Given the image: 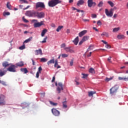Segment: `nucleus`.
Wrapping results in <instances>:
<instances>
[{
    "mask_svg": "<svg viewBox=\"0 0 128 128\" xmlns=\"http://www.w3.org/2000/svg\"><path fill=\"white\" fill-rule=\"evenodd\" d=\"M62 0H51L48 2V6L50 8H54V6H56L62 4Z\"/></svg>",
    "mask_w": 128,
    "mask_h": 128,
    "instance_id": "1",
    "label": "nucleus"
},
{
    "mask_svg": "<svg viewBox=\"0 0 128 128\" xmlns=\"http://www.w3.org/2000/svg\"><path fill=\"white\" fill-rule=\"evenodd\" d=\"M26 16L32 18V16H36V12L34 10H28L25 14Z\"/></svg>",
    "mask_w": 128,
    "mask_h": 128,
    "instance_id": "2",
    "label": "nucleus"
},
{
    "mask_svg": "<svg viewBox=\"0 0 128 128\" xmlns=\"http://www.w3.org/2000/svg\"><path fill=\"white\" fill-rule=\"evenodd\" d=\"M16 66L12 64L8 68L7 70L10 72H16Z\"/></svg>",
    "mask_w": 128,
    "mask_h": 128,
    "instance_id": "3",
    "label": "nucleus"
},
{
    "mask_svg": "<svg viewBox=\"0 0 128 128\" xmlns=\"http://www.w3.org/2000/svg\"><path fill=\"white\" fill-rule=\"evenodd\" d=\"M118 90V86L115 85L110 89V93L112 94H114Z\"/></svg>",
    "mask_w": 128,
    "mask_h": 128,
    "instance_id": "4",
    "label": "nucleus"
},
{
    "mask_svg": "<svg viewBox=\"0 0 128 128\" xmlns=\"http://www.w3.org/2000/svg\"><path fill=\"white\" fill-rule=\"evenodd\" d=\"M35 16H37L38 18H44V12H35Z\"/></svg>",
    "mask_w": 128,
    "mask_h": 128,
    "instance_id": "5",
    "label": "nucleus"
},
{
    "mask_svg": "<svg viewBox=\"0 0 128 128\" xmlns=\"http://www.w3.org/2000/svg\"><path fill=\"white\" fill-rule=\"evenodd\" d=\"M6 98V96L4 94L0 95V106H4L6 102L4 99Z\"/></svg>",
    "mask_w": 128,
    "mask_h": 128,
    "instance_id": "6",
    "label": "nucleus"
},
{
    "mask_svg": "<svg viewBox=\"0 0 128 128\" xmlns=\"http://www.w3.org/2000/svg\"><path fill=\"white\" fill-rule=\"evenodd\" d=\"M38 8H44L46 6H44V3L42 2H38L36 4V8L38 9Z\"/></svg>",
    "mask_w": 128,
    "mask_h": 128,
    "instance_id": "7",
    "label": "nucleus"
},
{
    "mask_svg": "<svg viewBox=\"0 0 128 128\" xmlns=\"http://www.w3.org/2000/svg\"><path fill=\"white\" fill-rule=\"evenodd\" d=\"M57 92H58V94H60L61 90H64V87L62 86V83L58 82V86L56 88Z\"/></svg>",
    "mask_w": 128,
    "mask_h": 128,
    "instance_id": "8",
    "label": "nucleus"
},
{
    "mask_svg": "<svg viewBox=\"0 0 128 128\" xmlns=\"http://www.w3.org/2000/svg\"><path fill=\"white\" fill-rule=\"evenodd\" d=\"M105 14L107 16H109L110 18H112L114 15V12H112V11L110 10V11H108V9H105Z\"/></svg>",
    "mask_w": 128,
    "mask_h": 128,
    "instance_id": "9",
    "label": "nucleus"
},
{
    "mask_svg": "<svg viewBox=\"0 0 128 128\" xmlns=\"http://www.w3.org/2000/svg\"><path fill=\"white\" fill-rule=\"evenodd\" d=\"M88 8H92V6H96V2H94L93 0H88Z\"/></svg>",
    "mask_w": 128,
    "mask_h": 128,
    "instance_id": "10",
    "label": "nucleus"
},
{
    "mask_svg": "<svg viewBox=\"0 0 128 128\" xmlns=\"http://www.w3.org/2000/svg\"><path fill=\"white\" fill-rule=\"evenodd\" d=\"M52 114L55 116H60V111L56 109V108H52Z\"/></svg>",
    "mask_w": 128,
    "mask_h": 128,
    "instance_id": "11",
    "label": "nucleus"
},
{
    "mask_svg": "<svg viewBox=\"0 0 128 128\" xmlns=\"http://www.w3.org/2000/svg\"><path fill=\"white\" fill-rule=\"evenodd\" d=\"M64 50L66 52H70V54H74V50L72 49L71 46L64 48Z\"/></svg>",
    "mask_w": 128,
    "mask_h": 128,
    "instance_id": "12",
    "label": "nucleus"
},
{
    "mask_svg": "<svg viewBox=\"0 0 128 128\" xmlns=\"http://www.w3.org/2000/svg\"><path fill=\"white\" fill-rule=\"evenodd\" d=\"M44 21H41L40 22H36L34 24V28H40V26H44Z\"/></svg>",
    "mask_w": 128,
    "mask_h": 128,
    "instance_id": "13",
    "label": "nucleus"
},
{
    "mask_svg": "<svg viewBox=\"0 0 128 128\" xmlns=\"http://www.w3.org/2000/svg\"><path fill=\"white\" fill-rule=\"evenodd\" d=\"M35 54L36 56H38V54L42 56V49H38V50H35Z\"/></svg>",
    "mask_w": 128,
    "mask_h": 128,
    "instance_id": "14",
    "label": "nucleus"
},
{
    "mask_svg": "<svg viewBox=\"0 0 128 128\" xmlns=\"http://www.w3.org/2000/svg\"><path fill=\"white\" fill-rule=\"evenodd\" d=\"M86 32H88V30H82V32H80L78 34V36L80 38H82V36H84V34H86Z\"/></svg>",
    "mask_w": 128,
    "mask_h": 128,
    "instance_id": "15",
    "label": "nucleus"
},
{
    "mask_svg": "<svg viewBox=\"0 0 128 128\" xmlns=\"http://www.w3.org/2000/svg\"><path fill=\"white\" fill-rule=\"evenodd\" d=\"M117 38H118V40H124V38H126V36L124 34H118L117 36Z\"/></svg>",
    "mask_w": 128,
    "mask_h": 128,
    "instance_id": "16",
    "label": "nucleus"
},
{
    "mask_svg": "<svg viewBox=\"0 0 128 128\" xmlns=\"http://www.w3.org/2000/svg\"><path fill=\"white\" fill-rule=\"evenodd\" d=\"M10 64H8V62H4L2 64V66L4 68H6L8 66H10Z\"/></svg>",
    "mask_w": 128,
    "mask_h": 128,
    "instance_id": "17",
    "label": "nucleus"
},
{
    "mask_svg": "<svg viewBox=\"0 0 128 128\" xmlns=\"http://www.w3.org/2000/svg\"><path fill=\"white\" fill-rule=\"evenodd\" d=\"M84 4V0H80L78 1V3H77V6H82V5Z\"/></svg>",
    "mask_w": 128,
    "mask_h": 128,
    "instance_id": "18",
    "label": "nucleus"
},
{
    "mask_svg": "<svg viewBox=\"0 0 128 128\" xmlns=\"http://www.w3.org/2000/svg\"><path fill=\"white\" fill-rule=\"evenodd\" d=\"M32 36L30 37L28 39L25 40L24 42V44H28V42H32Z\"/></svg>",
    "mask_w": 128,
    "mask_h": 128,
    "instance_id": "19",
    "label": "nucleus"
},
{
    "mask_svg": "<svg viewBox=\"0 0 128 128\" xmlns=\"http://www.w3.org/2000/svg\"><path fill=\"white\" fill-rule=\"evenodd\" d=\"M46 32H48V30L46 29L43 30L41 33V36H44V35L46 34Z\"/></svg>",
    "mask_w": 128,
    "mask_h": 128,
    "instance_id": "20",
    "label": "nucleus"
},
{
    "mask_svg": "<svg viewBox=\"0 0 128 128\" xmlns=\"http://www.w3.org/2000/svg\"><path fill=\"white\" fill-rule=\"evenodd\" d=\"M74 44L76 46L78 44V36H76V38L73 41Z\"/></svg>",
    "mask_w": 128,
    "mask_h": 128,
    "instance_id": "21",
    "label": "nucleus"
},
{
    "mask_svg": "<svg viewBox=\"0 0 128 128\" xmlns=\"http://www.w3.org/2000/svg\"><path fill=\"white\" fill-rule=\"evenodd\" d=\"M20 70L22 72H24V74H28V71L26 68H22Z\"/></svg>",
    "mask_w": 128,
    "mask_h": 128,
    "instance_id": "22",
    "label": "nucleus"
},
{
    "mask_svg": "<svg viewBox=\"0 0 128 128\" xmlns=\"http://www.w3.org/2000/svg\"><path fill=\"white\" fill-rule=\"evenodd\" d=\"M94 94H96V92H92V91H90L88 92V96H92Z\"/></svg>",
    "mask_w": 128,
    "mask_h": 128,
    "instance_id": "23",
    "label": "nucleus"
},
{
    "mask_svg": "<svg viewBox=\"0 0 128 128\" xmlns=\"http://www.w3.org/2000/svg\"><path fill=\"white\" fill-rule=\"evenodd\" d=\"M120 30V27L115 28H113L112 32H118V30Z\"/></svg>",
    "mask_w": 128,
    "mask_h": 128,
    "instance_id": "24",
    "label": "nucleus"
},
{
    "mask_svg": "<svg viewBox=\"0 0 128 128\" xmlns=\"http://www.w3.org/2000/svg\"><path fill=\"white\" fill-rule=\"evenodd\" d=\"M47 64L48 65L50 64H54V58H53V59L48 61Z\"/></svg>",
    "mask_w": 128,
    "mask_h": 128,
    "instance_id": "25",
    "label": "nucleus"
},
{
    "mask_svg": "<svg viewBox=\"0 0 128 128\" xmlns=\"http://www.w3.org/2000/svg\"><path fill=\"white\" fill-rule=\"evenodd\" d=\"M88 38H90V36H84L82 40H83L84 42H86V40H88Z\"/></svg>",
    "mask_w": 128,
    "mask_h": 128,
    "instance_id": "26",
    "label": "nucleus"
},
{
    "mask_svg": "<svg viewBox=\"0 0 128 128\" xmlns=\"http://www.w3.org/2000/svg\"><path fill=\"white\" fill-rule=\"evenodd\" d=\"M40 62H48V59L42 58H40Z\"/></svg>",
    "mask_w": 128,
    "mask_h": 128,
    "instance_id": "27",
    "label": "nucleus"
},
{
    "mask_svg": "<svg viewBox=\"0 0 128 128\" xmlns=\"http://www.w3.org/2000/svg\"><path fill=\"white\" fill-rule=\"evenodd\" d=\"M89 72L90 74H95L96 72L94 71V68H91L89 69Z\"/></svg>",
    "mask_w": 128,
    "mask_h": 128,
    "instance_id": "28",
    "label": "nucleus"
},
{
    "mask_svg": "<svg viewBox=\"0 0 128 128\" xmlns=\"http://www.w3.org/2000/svg\"><path fill=\"white\" fill-rule=\"evenodd\" d=\"M104 6V2L103 1H100L98 4V8H102Z\"/></svg>",
    "mask_w": 128,
    "mask_h": 128,
    "instance_id": "29",
    "label": "nucleus"
},
{
    "mask_svg": "<svg viewBox=\"0 0 128 128\" xmlns=\"http://www.w3.org/2000/svg\"><path fill=\"white\" fill-rule=\"evenodd\" d=\"M102 36H108V33L106 32H103L102 34H101Z\"/></svg>",
    "mask_w": 128,
    "mask_h": 128,
    "instance_id": "30",
    "label": "nucleus"
},
{
    "mask_svg": "<svg viewBox=\"0 0 128 128\" xmlns=\"http://www.w3.org/2000/svg\"><path fill=\"white\" fill-rule=\"evenodd\" d=\"M64 28V26H58V28H57V29L56 30V32H60V30H62V28Z\"/></svg>",
    "mask_w": 128,
    "mask_h": 128,
    "instance_id": "31",
    "label": "nucleus"
},
{
    "mask_svg": "<svg viewBox=\"0 0 128 128\" xmlns=\"http://www.w3.org/2000/svg\"><path fill=\"white\" fill-rule=\"evenodd\" d=\"M24 48H26V45L24 44V43L22 46H20L19 48V50H24Z\"/></svg>",
    "mask_w": 128,
    "mask_h": 128,
    "instance_id": "32",
    "label": "nucleus"
},
{
    "mask_svg": "<svg viewBox=\"0 0 128 128\" xmlns=\"http://www.w3.org/2000/svg\"><path fill=\"white\" fill-rule=\"evenodd\" d=\"M62 104L63 108H68V105H66V101L63 102Z\"/></svg>",
    "mask_w": 128,
    "mask_h": 128,
    "instance_id": "33",
    "label": "nucleus"
},
{
    "mask_svg": "<svg viewBox=\"0 0 128 128\" xmlns=\"http://www.w3.org/2000/svg\"><path fill=\"white\" fill-rule=\"evenodd\" d=\"M20 4H28V2L26 0H19Z\"/></svg>",
    "mask_w": 128,
    "mask_h": 128,
    "instance_id": "34",
    "label": "nucleus"
},
{
    "mask_svg": "<svg viewBox=\"0 0 128 128\" xmlns=\"http://www.w3.org/2000/svg\"><path fill=\"white\" fill-rule=\"evenodd\" d=\"M108 4H110V6L112 8L114 6V4L112 1H108Z\"/></svg>",
    "mask_w": 128,
    "mask_h": 128,
    "instance_id": "35",
    "label": "nucleus"
},
{
    "mask_svg": "<svg viewBox=\"0 0 128 128\" xmlns=\"http://www.w3.org/2000/svg\"><path fill=\"white\" fill-rule=\"evenodd\" d=\"M24 62H21L17 64L18 66H24Z\"/></svg>",
    "mask_w": 128,
    "mask_h": 128,
    "instance_id": "36",
    "label": "nucleus"
},
{
    "mask_svg": "<svg viewBox=\"0 0 128 128\" xmlns=\"http://www.w3.org/2000/svg\"><path fill=\"white\" fill-rule=\"evenodd\" d=\"M22 20H23V22H26V24H27L28 22V20H27L26 18H24V16L22 18Z\"/></svg>",
    "mask_w": 128,
    "mask_h": 128,
    "instance_id": "37",
    "label": "nucleus"
},
{
    "mask_svg": "<svg viewBox=\"0 0 128 128\" xmlns=\"http://www.w3.org/2000/svg\"><path fill=\"white\" fill-rule=\"evenodd\" d=\"M50 104L52 106H58V103H54L52 101H50Z\"/></svg>",
    "mask_w": 128,
    "mask_h": 128,
    "instance_id": "38",
    "label": "nucleus"
},
{
    "mask_svg": "<svg viewBox=\"0 0 128 128\" xmlns=\"http://www.w3.org/2000/svg\"><path fill=\"white\" fill-rule=\"evenodd\" d=\"M46 40H48V36H46V38H44V40L40 41V42L45 44V42H46Z\"/></svg>",
    "mask_w": 128,
    "mask_h": 128,
    "instance_id": "39",
    "label": "nucleus"
},
{
    "mask_svg": "<svg viewBox=\"0 0 128 128\" xmlns=\"http://www.w3.org/2000/svg\"><path fill=\"white\" fill-rule=\"evenodd\" d=\"M83 76L82 77V78H86L88 76V74H82Z\"/></svg>",
    "mask_w": 128,
    "mask_h": 128,
    "instance_id": "40",
    "label": "nucleus"
},
{
    "mask_svg": "<svg viewBox=\"0 0 128 128\" xmlns=\"http://www.w3.org/2000/svg\"><path fill=\"white\" fill-rule=\"evenodd\" d=\"M10 12H4L3 13L4 16H10Z\"/></svg>",
    "mask_w": 128,
    "mask_h": 128,
    "instance_id": "41",
    "label": "nucleus"
},
{
    "mask_svg": "<svg viewBox=\"0 0 128 128\" xmlns=\"http://www.w3.org/2000/svg\"><path fill=\"white\" fill-rule=\"evenodd\" d=\"M12 6H10V4L9 2H8L6 4V7L9 9V10H12V8H10Z\"/></svg>",
    "mask_w": 128,
    "mask_h": 128,
    "instance_id": "42",
    "label": "nucleus"
},
{
    "mask_svg": "<svg viewBox=\"0 0 128 128\" xmlns=\"http://www.w3.org/2000/svg\"><path fill=\"white\" fill-rule=\"evenodd\" d=\"M62 56L63 58H68V54H62Z\"/></svg>",
    "mask_w": 128,
    "mask_h": 128,
    "instance_id": "43",
    "label": "nucleus"
},
{
    "mask_svg": "<svg viewBox=\"0 0 128 128\" xmlns=\"http://www.w3.org/2000/svg\"><path fill=\"white\" fill-rule=\"evenodd\" d=\"M92 48V46H90L87 49L86 52H90V50H92V48Z\"/></svg>",
    "mask_w": 128,
    "mask_h": 128,
    "instance_id": "44",
    "label": "nucleus"
},
{
    "mask_svg": "<svg viewBox=\"0 0 128 128\" xmlns=\"http://www.w3.org/2000/svg\"><path fill=\"white\" fill-rule=\"evenodd\" d=\"M111 11H112V12H114V10H118V8L116 6H114V8H112L110 9Z\"/></svg>",
    "mask_w": 128,
    "mask_h": 128,
    "instance_id": "45",
    "label": "nucleus"
},
{
    "mask_svg": "<svg viewBox=\"0 0 128 128\" xmlns=\"http://www.w3.org/2000/svg\"><path fill=\"white\" fill-rule=\"evenodd\" d=\"M112 80V78H106V82H110V80Z\"/></svg>",
    "mask_w": 128,
    "mask_h": 128,
    "instance_id": "46",
    "label": "nucleus"
},
{
    "mask_svg": "<svg viewBox=\"0 0 128 128\" xmlns=\"http://www.w3.org/2000/svg\"><path fill=\"white\" fill-rule=\"evenodd\" d=\"M1 84H2L3 86H7V84H6V82H4V81H2L1 82Z\"/></svg>",
    "mask_w": 128,
    "mask_h": 128,
    "instance_id": "47",
    "label": "nucleus"
},
{
    "mask_svg": "<svg viewBox=\"0 0 128 128\" xmlns=\"http://www.w3.org/2000/svg\"><path fill=\"white\" fill-rule=\"evenodd\" d=\"M105 48H112L110 44H106L105 46Z\"/></svg>",
    "mask_w": 128,
    "mask_h": 128,
    "instance_id": "48",
    "label": "nucleus"
},
{
    "mask_svg": "<svg viewBox=\"0 0 128 128\" xmlns=\"http://www.w3.org/2000/svg\"><path fill=\"white\" fill-rule=\"evenodd\" d=\"M82 21L84 22H90V20L83 18Z\"/></svg>",
    "mask_w": 128,
    "mask_h": 128,
    "instance_id": "49",
    "label": "nucleus"
},
{
    "mask_svg": "<svg viewBox=\"0 0 128 128\" xmlns=\"http://www.w3.org/2000/svg\"><path fill=\"white\" fill-rule=\"evenodd\" d=\"M84 42V41L82 39L79 42V46H82V44Z\"/></svg>",
    "mask_w": 128,
    "mask_h": 128,
    "instance_id": "50",
    "label": "nucleus"
},
{
    "mask_svg": "<svg viewBox=\"0 0 128 128\" xmlns=\"http://www.w3.org/2000/svg\"><path fill=\"white\" fill-rule=\"evenodd\" d=\"M40 72H38L36 74V78H38L39 76H40Z\"/></svg>",
    "mask_w": 128,
    "mask_h": 128,
    "instance_id": "51",
    "label": "nucleus"
},
{
    "mask_svg": "<svg viewBox=\"0 0 128 128\" xmlns=\"http://www.w3.org/2000/svg\"><path fill=\"white\" fill-rule=\"evenodd\" d=\"M4 74H5L4 72H0V76H4Z\"/></svg>",
    "mask_w": 128,
    "mask_h": 128,
    "instance_id": "52",
    "label": "nucleus"
},
{
    "mask_svg": "<svg viewBox=\"0 0 128 128\" xmlns=\"http://www.w3.org/2000/svg\"><path fill=\"white\" fill-rule=\"evenodd\" d=\"M97 24L98 26H102V22H100V20H98L97 22Z\"/></svg>",
    "mask_w": 128,
    "mask_h": 128,
    "instance_id": "53",
    "label": "nucleus"
},
{
    "mask_svg": "<svg viewBox=\"0 0 128 128\" xmlns=\"http://www.w3.org/2000/svg\"><path fill=\"white\" fill-rule=\"evenodd\" d=\"M118 79L119 80H124V78L118 77Z\"/></svg>",
    "mask_w": 128,
    "mask_h": 128,
    "instance_id": "54",
    "label": "nucleus"
},
{
    "mask_svg": "<svg viewBox=\"0 0 128 128\" xmlns=\"http://www.w3.org/2000/svg\"><path fill=\"white\" fill-rule=\"evenodd\" d=\"M70 66H74V60H72L71 62H70Z\"/></svg>",
    "mask_w": 128,
    "mask_h": 128,
    "instance_id": "55",
    "label": "nucleus"
},
{
    "mask_svg": "<svg viewBox=\"0 0 128 128\" xmlns=\"http://www.w3.org/2000/svg\"><path fill=\"white\" fill-rule=\"evenodd\" d=\"M92 16L93 18H96V14H92Z\"/></svg>",
    "mask_w": 128,
    "mask_h": 128,
    "instance_id": "56",
    "label": "nucleus"
},
{
    "mask_svg": "<svg viewBox=\"0 0 128 128\" xmlns=\"http://www.w3.org/2000/svg\"><path fill=\"white\" fill-rule=\"evenodd\" d=\"M112 57L111 56H110L108 58V61L109 62H112Z\"/></svg>",
    "mask_w": 128,
    "mask_h": 128,
    "instance_id": "57",
    "label": "nucleus"
},
{
    "mask_svg": "<svg viewBox=\"0 0 128 128\" xmlns=\"http://www.w3.org/2000/svg\"><path fill=\"white\" fill-rule=\"evenodd\" d=\"M42 66L39 67L38 72L40 73L41 72H42Z\"/></svg>",
    "mask_w": 128,
    "mask_h": 128,
    "instance_id": "58",
    "label": "nucleus"
},
{
    "mask_svg": "<svg viewBox=\"0 0 128 128\" xmlns=\"http://www.w3.org/2000/svg\"><path fill=\"white\" fill-rule=\"evenodd\" d=\"M58 60H55V64H54V68H56V66H58Z\"/></svg>",
    "mask_w": 128,
    "mask_h": 128,
    "instance_id": "59",
    "label": "nucleus"
},
{
    "mask_svg": "<svg viewBox=\"0 0 128 128\" xmlns=\"http://www.w3.org/2000/svg\"><path fill=\"white\" fill-rule=\"evenodd\" d=\"M66 48V44L64 43L61 44V48Z\"/></svg>",
    "mask_w": 128,
    "mask_h": 128,
    "instance_id": "60",
    "label": "nucleus"
},
{
    "mask_svg": "<svg viewBox=\"0 0 128 128\" xmlns=\"http://www.w3.org/2000/svg\"><path fill=\"white\" fill-rule=\"evenodd\" d=\"M32 22H34V24H36V22H38V20H32Z\"/></svg>",
    "mask_w": 128,
    "mask_h": 128,
    "instance_id": "61",
    "label": "nucleus"
},
{
    "mask_svg": "<svg viewBox=\"0 0 128 128\" xmlns=\"http://www.w3.org/2000/svg\"><path fill=\"white\" fill-rule=\"evenodd\" d=\"M55 80H56V77L55 76H53L52 77V82H54Z\"/></svg>",
    "mask_w": 128,
    "mask_h": 128,
    "instance_id": "62",
    "label": "nucleus"
},
{
    "mask_svg": "<svg viewBox=\"0 0 128 128\" xmlns=\"http://www.w3.org/2000/svg\"><path fill=\"white\" fill-rule=\"evenodd\" d=\"M102 42H103V44H108V42L105 40H102Z\"/></svg>",
    "mask_w": 128,
    "mask_h": 128,
    "instance_id": "63",
    "label": "nucleus"
},
{
    "mask_svg": "<svg viewBox=\"0 0 128 128\" xmlns=\"http://www.w3.org/2000/svg\"><path fill=\"white\" fill-rule=\"evenodd\" d=\"M124 80L125 82H128V76L124 78Z\"/></svg>",
    "mask_w": 128,
    "mask_h": 128,
    "instance_id": "64",
    "label": "nucleus"
}]
</instances>
